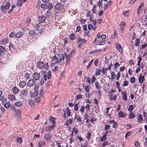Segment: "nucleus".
Instances as JSON below:
<instances>
[{
    "label": "nucleus",
    "mask_w": 147,
    "mask_h": 147,
    "mask_svg": "<svg viewBox=\"0 0 147 147\" xmlns=\"http://www.w3.org/2000/svg\"><path fill=\"white\" fill-rule=\"evenodd\" d=\"M41 26H42V25L40 24H37L35 25V29L38 31Z\"/></svg>",
    "instance_id": "33"
},
{
    "label": "nucleus",
    "mask_w": 147,
    "mask_h": 147,
    "mask_svg": "<svg viewBox=\"0 0 147 147\" xmlns=\"http://www.w3.org/2000/svg\"><path fill=\"white\" fill-rule=\"evenodd\" d=\"M38 94V91L35 90L33 94H32L30 93V97H35L37 96Z\"/></svg>",
    "instance_id": "36"
},
{
    "label": "nucleus",
    "mask_w": 147,
    "mask_h": 147,
    "mask_svg": "<svg viewBox=\"0 0 147 147\" xmlns=\"http://www.w3.org/2000/svg\"><path fill=\"white\" fill-rule=\"evenodd\" d=\"M121 94L122 95V98L126 101L127 100V96L126 92L123 91L121 92Z\"/></svg>",
    "instance_id": "16"
},
{
    "label": "nucleus",
    "mask_w": 147,
    "mask_h": 147,
    "mask_svg": "<svg viewBox=\"0 0 147 147\" xmlns=\"http://www.w3.org/2000/svg\"><path fill=\"white\" fill-rule=\"evenodd\" d=\"M101 70L100 69H97L95 72V75L96 76L100 75V74Z\"/></svg>",
    "instance_id": "48"
},
{
    "label": "nucleus",
    "mask_w": 147,
    "mask_h": 147,
    "mask_svg": "<svg viewBox=\"0 0 147 147\" xmlns=\"http://www.w3.org/2000/svg\"><path fill=\"white\" fill-rule=\"evenodd\" d=\"M93 61V60L92 59L89 63L88 65L87 66V69H88L90 68V66L92 65Z\"/></svg>",
    "instance_id": "58"
},
{
    "label": "nucleus",
    "mask_w": 147,
    "mask_h": 147,
    "mask_svg": "<svg viewBox=\"0 0 147 147\" xmlns=\"http://www.w3.org/2000/svg\"><path fill=\"white\" fill-rule=\"evenodd\" d=\"M53 7L52 3H50L49 4V5L48 7V8L49 9V10H50L53 8Z\"/></svg>",
    "instance_id": "63"
},
{
    "label": "nucleus",
    "mask_w": 147,
    "mask_h": 147,
    "mask_svg": "<svg viewBox=\"0 0 147 147\" xmlns=\"http://www.w3.org/2000/svg\"><path fill=\"white\" fill-rule=\"evenodd\" d=\"M51 71L50 70H49L47 73V74H45L42 78L40 82V85L41 86L42 85L44 84L45 81L47 80V78L48 79H50L51 78Z\"/></svg>",
    "instance_id": "1"
},
{
    "label": "nucleus",
    "mask_w": 147,
    "mask_h": 147,
    "mask_svg": "<svg viewBox=\"0 0 147 147\" xmlns=\"http://www.w3.org/2000/svg\"><path fill=\"white\" fill-rule=\"evenodd\" d=\"M69 39L71 41L74 40L75 39V34L74 33H72L69 35Z\"/></svg>",
    "instance_id": "27"
},
{
    "label": "nucleus",
    "mask_w": 147,
    "mask_h": 147,
    "mask_svg": "<svg viewBox=\"0 0 147 147\" xmlns=\"http://www.w3.org/2000/svg\"><path fill=\"white\" fill-rule=\"evenodd\" d=\"M94 83L95 87L97 90L100 89L101 86L97 81L95 82Z\"/></svg>",
    "instance_id": "24"
},
{
    "label": "nucleus",
    "mask_w": 147,
    "mask_h": 147,
    "mask_svg": "<svg viewBox=\"0 0 147 147\" xmlns=\"http://www.w3.org/2000/svg\"><path fill=\"white\" fill-rule=\"evenodd\" d=\"M48 63H47L45 65L42 61H39L37 63L38 68L40 69H42L44 68L45 69L48 70L49 69Z\"/></svg>",
    "instance_id": "2"
},
{
    "label": "nucleus",
    "mask_w": 147,
    "mask_h": 147,
    "mask_svg": "<svg viewBox=\"0 0 147 147\" xmlns=\"http://www.w3.org/2000/svg\"><path fill=\"white\" fill-rule=\"evenodd\" d=\"M44 138L47 141H50L52 136L50 133H47L44 136Z\"/></svg>",
    "instance_id": "8"
},
{
    "label": "nucleus",
    "mask_w": 147,
    "mask_h": 147,
    "mask_svg": "<svg viewBox=\"0 0 147 147\" xmlns=\"http://www.w3.org/2000/svg\"><path fill=\"white\" fill-rule=\"evenodd\" d=\"M145 80V79L144 76H142V74H140L138 78V81L139 83L140 84H142Z\"/></svg>",
    "instance_id": "13"
},
{
    "label": "nucleus",
    "mask_w": 147,
    "mask_h": 147,
    "mask_svg": "<svg viewBox=\"0 0 147 147\" xmlns=\"http://www.w3.org/2000/svg\"><path fill=\"white\" fill-rule=\"evenodd\" d=\"M46 20V17L45 16H41L39 17L38 21L39 23L40 24L44 22Z\"/></svg>",
    "instance_id": "11"
},
{
    "label": "nucleus",
    "mask_w": 147,
    "mask_h": 147,
    "mask_svg": "<svg viewBox=\"0 0 147 147\" xmlns=\"http://www.w3.org/2000/svg\"><path fill=\"white\" fill-rule=\"evenodd\" d=\"M10 6V4L9 2H7L5 4L3 5L1 7V11L3 13H5L7 10H8Z\"/></svg>",
    "instance_id": "4"
},
{
    "label": "nucleus",
    "mask_w": 147,
    "mask_h": 147,
    "mask_svg": "<svg viewBox=\"0 0 147 147\" xmlns=\"http://www.w3.org/2000/svg\"><path fill=\"white\" fill-rule=\"evenodd\" d=\"M8 98L9 100L11 101H15L16 100L15 96L12 94H10L8 95Z\"/></svg>",
    "instance_id": "14"
},
{
    "label": "nucleus",
    "mask_w": 147,
    "mask_h": 147,
    "mask_svg": "<svg viewBox=\"0 0 147 147\" xmlns=\"http://www.w3.org/2000/svg\"><path fill=\"white\" fill-rule=\"evenodd\" d=\"M17 6L18 7H20L22 5V0H18Z\"/></svg>",
    "instance_id": "42"
},
{
    "label": "nucleus",
    "mask_w": 147,
    "mask_h": 147,
    "mask_svg": "<svg viewBox=\"0 0 147 147\" xmlns=\"http://www.w3.org/2000/svg\"><path fill=\"white\" fill-rule=\"evenodd\" d=\"M129 14V11L127 10L125 11L123 13V15L125 16L126 17H127Z\"/></svg>",
    "instance_id": "54"
},
{
    "label": "nucleus",
    "mask_w": 147,
    "mask_h": 147,
    "mask_svg": "<svg viewBox=\"0 0 147 147\" xmlns=\"http://www.w3.org/2000/svg\"><path fill=\"white\" fill-rule=\"evenodd\" d=\"M62 6V5L60 3H58L55 6V8L57 10H59Z\"/></svg>",
    "instance_id": "29"
},
{
    "label": "nucleus",
    "mask_w": 147,
    "mask_h": 147,
    "mask_svg": "<svg viewBox=\"0 0 147 147\" xmlns=\"http://www.w3.org/2000/svg\"><path fill=\"white\" fill-rule=\"evenodd\" d=\"M16 141L20 143H22L23 142L22 139L21 138H17Z\"/></svg>",
    "instance_id": "60"
},
{
    "label": "nucleus",
    "mask_w": 147,
    "mask_h": 147,
    "mask_svg": "<svg viewBox=\"0 0 147 147\" xmlns=\"http://www.w3.org/2000/svg\"><path fill=\"white\" fill-rule=\"evenodd\" d=\"M98 45H103L105 43V41H98L97 42Z\"/></svg>",
    "instance_id": "50"
},
{
    "label": "nucleus",
    "mask_w": 147,
    "mask_h": 147,
    "mask_svg": "<svg viewBox=\"0 0 147 147\" xmlns=\"http://www.w3.org/2000/svg\"><path fill=\"white\" fill-rule=\"evenodd\" d=\"M118 115L120 117H125L126 116V114L125 113H124L121 111L119 112Z\"/></svg>",
    "instance_id": "22"
},
{
    "label": "nucleus",
    "mask_w": 147,
    "mask_h": 147,
    "mask_svg": "<svg viewBox=\"0 0 147 147\" xmlns=\"http://www.w3.org/2000/svg\"><path fill=\"white\" fill-rule=\"evenodd\" d=\"M144 6V3L143 2H142L141 3L140 5L139 6L138 9V11L137 12L138 15V16L139 15V14H140V13H141V11H142V9H140L142 7H143Z\"/></svg>",
    "instance_id": "19"
},
{
    "label": "nucleus",
    "mask_w": 147,
    "mask_h": 147,
    "mask_svg": "<svg viewBox=\"0 0 147 147\" xmlns=\"http://www.w3.org/2000/svg\"><path fill=\"white\" fill-rule=\"evenodd\" d=\"M64 54L65 58H66V62L69 61L71 60L70 55H67V53L65 52Z\"/></svg>",
    "instance_id": "31"
},
{
    "label": "nucleus",
    "mask_w": 147,
    "mask_h": 147,
    "mask_svg": "<svg viewBox=\"0 0 147 147\" xmlns=\"http://www.w3.org/2000/svg\"><path fill=\"white\" fill-rule=\"evenodd\" d=\"M79 103V102H78V103H76L75 105L74 106V110L75 111H76L78 110Z\"/></svg>",
    "instance_id": "47"
},
{
    "label": "nucleus",
    "mask_w": 147,
    "mask_h": 147,
    "mask_svg": "<svg viewBox=\"0 0 147 147\" xmlns=\"http://www.w3.org/2000/svg\"><path fill=\"white\" fill-rule=\"evenodd\" d=\"M130 81L131 83H135L136 81L135 78L134 76L131 78L130 79Z\"/></svg>",
    "instance_id": "56"
},
{
    "label": "nucleus",
    "mask_w": 147,
    "mask_h": 147,
    "mask_svg": "<svg viewBox=\"0 0 147 147\" xmlns=\"http://www.w3.org/2000/svg\"><path fill=\"white\" fill-rule=\"evenodd\" d=\"M19 85L20 88H23L26 86V82L24 81H20L19 83Z\"/></svg>",
    "instance_id": "18"
},
{
    "label": "nucleus",
    "mask_w": 147,
    "mask_h": 147,
    "mask_svg": "<svg viewBox=\"0 0 147 147\" xmlns=\"http://www.w3.org/2000/svg\"><path fill=\"white\" fill-rule=\"evenodd\" d=\"M107 70L106 69V68H102L101 70V72L103 74H105L107 73Z\"/></svg>",
    "instance_id": "62"
},
{
    "label": "nucleus",
    "mask_w": 147,
    "mask_h": 147,
    "mask_svg": "<svg viewBox=\"0 0 147 147\" xmlns=\"http://www.w3.org/2000/svg\"><path fill=\"white\" fill-rule=\"evenodd\" d=\"M36 35V33L34 30H30L28 33V39L29 41L31 42L33 41L32 40L34 36Z\"/></svg>",
    "instance_id": "3"
},
{
    "label": "nucleus",
    "mask_w": 147,
    "mask_h": 147,
    "mask_svg": "<svg viewBox=\"0 0 147 147\" xmlns=\"http://www.w3.org/2000/svg\"><path fill=\"white\" fill-rule=\"evenodd\" d=\"M55 127V126L52 125H48L45 127V130L46 132H49L52 129L53 130Z\"/></svg>",
    "instance_id": "9"
},
{
    "label": "nucleus",
    "mask_w": 147,
    "mask_h": 147,
    "mask_svg": "<svg viewBox=\"0 0 147 147\" xmlns=\"http://www.w3.org/2000/svg\"><path fill=\"white\" fill-rule=\"evenodd\" d=\"M23 32L20 31L17 32L15 34V36L18 38H20L22 37L23 35Z\"/></svg>",
    "instance_id": "21"
},
{
    "label": "nucleus",
    "mask_w": 147,
    "mask_h": 147,
    "mask_svg": "<svg viewBox=\"0 0 147 147\" xmlns=\"http://www.w3.org/2000/svg\"><path fill=\"white\" fill-rule=\"evenodd\" d=\"M40 77V74L37 72H35L33 75V78L36 80H39Z\"/></svg>",
    "instance_id": "12"
},
{
    "label": "nucleus",
    "mask_w": 147,
    "mask_h": 147,
    "mask_svg": "<svg viewBox=\"0 0 147 147\" xmlns=\"http://www.w3.org/2000/svg\"><path fill=\"white\" fill-rule=\"evenodd\" d=\"M38 147H42L43 146L45 145V143L44 141L38 142Z\"/></svg>",
    "instance_id": "25"
},
{
    "label": "nucleus",
    "mask_w": 147,
    "mask_h": 147,
    "mask_svg": "<svg viewBox=\"0 0 147 147\" xmlns=\"http://www.w3.org/2000/svg\"><path fill=\"white\" fill-rule=\"evenodd\" d=\"M55 119H56L53 116H51L50 120V122L52 123V125L55 126L56 124V122L55 121Z\"/></svg>",
    "instance_id": "20"
},
{
    "label": "nucleus",
    "mask_w": 147,
    "mask_h": 147,
    "mask_svg": "<svg viewBox=\"0 0 147 147\" xmlns=\"http://www.w3.org/2000/svg\"><path fill=\"white\" fill-rule=\"evenodd\" d=\"M15 115L17 118H19L21 117V111L20 110L18 109V110H16L15 111Z\"/></svg>",
    "instance_id": "10"
},
{
    "label": "nucleus",
    "mask_w": 147,
    "mask_h": 147,
    "mask_svg": "<svg viewBox=\"0 0 147 147\" xmlns=\"http://www.w3.org/2000/svg\"><path fill=\"white\" fill-rule=\"evenodd\" d=\"M87 40L84 38H80L78 40V42H83V43L84 44L85 43L87 42Z\"/></svg>",
    "instance_id": "38"
},
{
    "label": "nucleus",
    "mask_w": 147,
    "mask_h": 147,
    "mask_svg": "<svg viewBox=\"0 0 147 147\" xmlns=\"http://www.w3.org/2000/svg\"><path fill=\"white\" fill-rule=\"evenodd\" d=\"M65 110L66 113L67 114V117H70L71 116V112L69 108L67 107L65 109Z\"/></svg>",
    "instance_id": "30"
},
{
    "label": "nucleus",
    "mask_w": 147,
    "mask_h": 147,
    "mask_svg": "<svg viewBox=\"0 0 147 147\" xmlns=\"http://www.w3.org/2000/svg\"><path fill=\"white\" fill-rule=\"evenodd\" d=\"M86 80L88 84L90 85L91 84H92L96 80V78L94 76H93L91 80V78L88 76L86 77Z\"/></svg>",
    "instance_id": "6"
},
{
    "label": "nucleus",
    "mask_w": 147,
    "mask_h": 147,
    "mask_svg": "<svg viewBox=\"0 0 147 147\" xmlns=\"http://www.w3.org/2000/svg\"><path fill=\"white\" fill-rule=\"evenodd\" d=\"M138 61L137 63V65L138 66H140V63L141 60L142 59V56H139L138 57Z\"/></svg>",
    "instance_id": "40"
},
{
    "label": "nucleus",
    "mask_w": 147,
    "mask_h": 147,
    "mask_svg": "<svg viewBox=\"0 0 147 147\" xmlns=\"http://www.w3.org/2000/svg\"><path fill=\"white\" fill-rule=\"evenodd\" d=\"M81 28L80 26H78L76 27V32H79L81 31Z\"/></svg>",
    "instance_id": "64"
},
{
    "label": "nucleus",
    "mask_w": 147,
    "mask_h": 147,
    "mask_svg": "<svg viewBox=\"0 0 147 147\" xmlns=\"http://www.w3.org/2000/svg\"><path fill=\"white\" fill-rule=\"evenodd\" d=\"M134 110V106L133 105H131L129 106V108L128 109V110L129 111L131 112H132V111Z\"/></svg>",
    "instance_id": "51"
},
{
    "label": "nucleus",
    "mask_w": 147,
    "mask_h": 147,
    "mask_svg": "<svg viewBox=\"0 0 147 147\" xmlns=\"http://www.w3.org/2000/svg\"><path fill=\"white\" fill-rule=\"evenodd\" d=\"M107 139V136L104 135L100 139V141L102 142L105 141Z\"/></svg>",
    "instance_id": "53"
},
{
    "label": "nucleus",
    "mask_w": 147,
    "mask_h": 147,
    "mask_svg": "<svg viewBox=\"0 0 147 147\" xmlns=\"http://www.w3.org/2000/svg\"><path fill=\"white\" fill-rule=\"evenodd\" d=\"M115 45L117 50L120 53H122L123 51V48L121 45L117 42H115Z\"/></svg>",
    "instance_id": "5"
},
{
    "label": "nucleus",
    "mask_w": 147,
    "mask_h": 147,
    "mask_svg": "<svg viewBox=\"0 0 147 147\" xmlns=\"http://www.w3.org/2000/svg\"><path fill=\"white\" fill-rule=\"evenodd\" d=\"M111 79L112 80H113L115 79V73L114 72H111Z\"/></svg>",
    "instance_id": "46"
},
{
    "label": "nucleus",
    "mask_w": 147,
    "mask_h": 147,
    "mask_svg": "<svg viewBox=\"0 0 147 147\" xmlns=\"http://www.w3.org/2000/svg\"><path fill=\"white\" fill-rule=\"evenodd\" d=\"M102 51V49H99V50L95 49V50H93V51L90 52H89V54H94V53H98L99 52H100Z\"/></svg>",
    "instance_id": "28"
},
{
    "label": "nucleus",
    "mask_w": 147,
    "mask_h": 147,
    "mask_svg": "<svg viewBox=\"0 0 147 147\" xmlns=\"http://www.w3.org/2000/svg\"><path fill=\"white\" fill-rule=\"evenodd\" d=\"M14 105L16 107H20L22 105V102L19 101L16 102L14 103Z\"/></svg>",
    "instance_id": "41"
},
{
    "label": "nucleus",
    "mask_w": 147,
    "mask_h": 147,
    "mask_svg": "<svg viewBox=\"0 0 147 147\" xmlns=\"http://www.w3.org/2000/svg\"><path fill=\"white\" fill-rule=\"evenodd\" d=\"M76 51L75 50H73L70 52V55L71 56V57H74L75 55V54L76 53Z\"/></svg>",
    "instance_id": "57"
},
{
    "label": "nucleus",
    "mask_w": 147,
    "mask_h": 147,
    "mask_svg": "<svg viewBox=\"0 0 147 147\" xmlns=\"http://www.w3.org/2000/svg\"><path fill=\"white\" fill-rule=\"evenodd\" d=\"M83 87L84 89L86 92H89L90 91V89L89 88V86L87 85L86 86L85 85H83Z\"/></svg>",
    "instance_id": "26"
},
{
    "label": "nucleus",
    "mask_w": 147,
    "mask_h": 147,
    "mask_svg": "<svg viewBox=\"0 0 147 147\" xmlns=\"http://www.w3.org/2000/svg\"><path fill=\"white\" fill-rule=\"evenodd\" d=\"M91 134L90 132H88L86 134V137L87 139H90L91 137Z\"/></svg>",
    "instance_id": "61"
},
{
    "label": "nucleus",
    "mask_w": 147,
    "mask_h": 147,
    "mask_svg": "<svg viewBox=\"0 0 147 147\" xmlns=\"http://www.w3.org/2000/svg\"><path fill=\"white\" fill-rule=\"evenodd\" d=\"M85 110V107L84 106H82L80 110V111L82 114L84 113Z\"/></svg>",
    "instance_id": "45"
},
{
    "label": "nucleus",
    "mask_w": 147,
    "mask_h": 147,
    "mask_svg": "<svg viewBox=\"0 0 147 147\" xmlns=\"http://www.w3.org/2000/svg\"><path fill=\"white\" fill-rule=\"evenodd\" d=\"M46 17L47 18H49L50 17L51 15V12L49 10L45 14Z\"/></svg>",
    "instance_id": "37"
},
{
    "label": "nucleus",
    "mask_w": 147,
    "mask_h": 147,
    "mask_svg": "<svg viewBox=\"0 0 147 147\" xmlns=\"http://www.w3.org/2000/svg\"><path fill=\"white\" fill-rule=\"evenodd\" d=\"M85 108H86V111L88 112L90 110V105L88 104H87L85 107Z\"/></svg>",
    "instance_id": "55"
},
{
    "label": "nucleus",
    "mask_w": 147,
    "mask_h": 147,
    "mask_svg": "<svg viewBox=\"0 0 147 147\" xmlns=\"http://www.w3.org/2000/svg\"><path fill=\"white\" fill-rule=\"evenodd\" d=\"M74 121L76 122H80L82 121V118L79 116H78L77 115L75 116Z\"/></svg>",
    "instance_id": "15"
},
{
    "label": "nucleus",
    "mask_w": 147,
    "mask_h": 147,
    "mask_svg": "<svg viewBox=\"0 0 147 147\" xmlns=\"http://www.w3.org/2000/svg\"><path fill=\"white\" fill-rule=\"evenodd\" d=\"M24 77L26 80H27L30 78V75L26 73L24 74Z\"/></svg>",
    "instance_id": "43"
},
{
    "label": "nucleus",
    "mask_w": 147,
    "mask_h": 147,
    "mask_svg": "<svg viewBox=\"0 0 147 147\" xmlns=\"http://www.w3.org/2000/svg\"><path fill=\"white\" fill-rule=\"evenodd\" d=\"M131 134L132 132L131 131L127 132L125 135V138H127L128 136H129Z\"/></svg>",
    "instance_id": "59"
},
{
    "label": "nucleus",
    "mask_w": 147,
    "mask_h": 147,
    "mask_svg": "<svg viewBox=\"0 0 147 147\" xmlns=\"http://www.w3.org/2000/svg\"><path fill=\"white\" fill-rule=\"evenodd\" d=\"M35 80L33 79H31L29 80L27 83V86L29 87H32L35 84Z\"/></svg>",
    "instance_id": "7"
},
{
    "label": "nucleus",
    "mask_w": 147,
    "mask_h": 147,
    "mask_svg": "<svg viewBox=\"0 0 147 147\" xmlns=\"http://www.w3.org/2000/svg\"><path fill=\"white\" fill-rule=\"evenodd\" d=\"M126 24L124 21H122L121 22V24H119L120 28L122 32H123V28L125 26Z\"/></svg>",
    "instance_id": "17"
},
{
    "label": "nucleus",
    "mask_w": 147,
    "mask_h": 147,
    "mask_svg": "<svg viewBox=\"0 0 147 147\" xmlns=\"http://www.w3.org/2000/svg\"><path fill=\"white\" fill-rule=\"evenodd\" d=\"M52 61H54V63H57V61H58V59L56 55H55L53 57Z\"/></svg>",
    "instance_id": "39"
},
{
    "label": "nucleus",
    "mask_w": 147,
    "mask_h": 147,
    "mask_svg": "<svg viewBox=\"0 0 147 147\" xmlns=\"http://www.w3.org/2000/svg\"><path fill=\"white\" fill-rule=\"evenodd\" d=\"M10 106V103L9 102H6V103L4 105V107L6 108H8Z\"/></svg>",
    "instance_id": "49"
},
{
    "label": "nucleus",
    "mask_w": 147,
    "mask_h": 147,
    "mask_svg": "<svg viewBox=\"0 0 147 147\" xmlns=\"http://www.w3.org/2000/svg\"><path fill=\"white\" fill-rule=\"evenodd\" d=\"M135 117V115L133 112H131L129 113V119H132Z\"/></svg>",
    "instance_id": "35"
},
{
    "label": "nucleus",
    "mask_w": 147,
    "mask_h": 147,
    "mask_svg": "<svg viewBox=\"0 0 147 147\" xmlns=\"http://www.w3.org/2000/svg\"><path fill=\"white\" fill-rule=\"evenodd\" d=\"M120 66V64L118 62L115 63L114 65V69L116 70L117 69L118 67Z\"/></svg>",
    "instance_id": "44"
},
{
    "label": "nucleus",
    "mask_w": 147,
    "mask_h": 147,
    "mask_svg": "<svg viewBox=\"0 0 147 147\" xmlns=\"http://www.w3.org/2000/svg\"><path fill=\"white\" fill-rule=\"evenodd\" d=\"M140 42V40L139 38H136L135 41V45L136 47L138 46Z\"/></svg>",
    "instance_id": "32"
},
{
    "label": "nucleus",
    "mask_w": 147,
    "mask_h": 147,
    "mask_svg": "<svg viewBox=\"0 0 147 147\" xmlns=\"http://www.w3.org/2000/svg\"><path fill=\"white\" fill-rule=\"evenodd\" d=\"M12 91L15 94H16L19 92V89L16 87H14L12 88Z\"/></svg>",
    "instance_id": "34"
},
{
    "label": "nucleus",
    "mask_w": 147,
    "mask_h": 147,
    "mask_svg": "<svg viewBox=\"0 0 147 147\" xmlns=\"http://www.w3.org/2000/svg\"><path fill=\"white\" fill-rule=\"evenodd\" d=\"M138 121L139 123H142L141 121L143 120V117L141 114H139L138 116Z\"/></svg>",
    "instance_id": "23"
},
{
    "label": "nucleus",
    "mask_w": 147,
    "mask_h": 147,
    "mask_svg": "<svg viewBox=\"0 0 147 147\" xmlns=\"http://www.w3.org/2000/svg\"><path fill=\"white\" fill-rule=\"evenodd\" d=\"M111 127V126L110 125L107 124L105 126V129L106 130H109Z\"/></svg>",
    "instance_id": "52"
}]
</instances>
